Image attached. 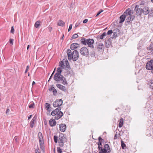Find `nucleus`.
Listing matches in <instances>:
<instances>
[{"label":"nucleus","instance_id":"nucleus-51","mask_svg":"<svg viewBox=\"0 0 153 153\" xmlns=\"http://www.w3.org/2000/svg\"><path fill=\"white\" fill-rule=\"evenodd\" d=\"M88 21V19H84L83 22V23H87Z\"/></svg>","mask_w":153,"mask_h":153},{"label":"nucleus","instance_id":"nucleus-53","mask_svg":"<svg viewBox=\"0 0 153 153\" xmlns=\"http://www.w3.org/2000/svg\"><path fill=\"white\" fill-rule=\"evenodd\" d=\"M28 69H29V66H28V65H27V66L26 68V70L25 72V73H26L27 72V71H28Z\"/></svg>","mask_w":153,"mask_h":153},{"label":"nucleus","instance_id":"nucleus-12","mask_svg":"<svg viewBox=\"0 0 153 153\" xmlns=\"http://www.w3.org/2000/svg\"><path fill=\"white\" fill-rule=\"evenodd\" d=\"M146 68L148 70H153V60H151L146 63Z\"/></svg>","mask_w":153,"mask_h":153},{"label":"nucleus","instance_id":"nucleus-49","mask_svg":"<svg viewBox=\"0 0 153 153\" xmlns=\"http://www.w3.org/2000/svg\"><path fill=\"white\" fill-rule=\"evenodd\" d=\"M10 110L8 108H7L6 111V114H9Z\"/></svg>","mask_w":153,"mask_h":153},{"label":"nucleus","instance_id":"nucleus-13","mask_svg":"<svg viewBox=\"0 0 153 153\" xmlns=\"http://www.w3.org/2000/svg\"><path fill=\"white\" fill-rule=\"evenodd\" d=\"M134 10L136 12V15L137 16H140L142 13V8H139V6L137 5L136 6Z\"/></svg>","mask_w":153,"mask_h":153},{"label":"nucleus","instance_id":"nucleus-55","mask_svg":"<svg viewBox=\"0 0 153 153\" xmlns=\"http://www.w3.org/2000/svg\"><path fill=\"white\" fill-rule=\"evenodd\" d=\"M117 134H115L114 136V139H115L117 138Z\"/></svg>","mask_w":153,"mask_h":153},{"label":"nucleus","instance_id":"nucleus-59","mask_svg":"<svg viewBox=\"0 0 153 153\" xmlns=\"http://www.w3.org/2000/svg\"><path fill=\"white\" fill-rule=\"evenodd\" d=\"M14 139L16 142L17 141V138L16 137H15Z\"/></svg>","mask_w":153,"mask_h":153},{"label":"nucleus","instance_id":"nucleus-48","mask_svg":"<svg viewBox=\"0 0 153 153\" xmlns=\"http://www.w3.org/2000/svg\"><path fill=\"white\" fill-rule=\"evenodd\" d=\"M72 25L71 24L69 27V28L68 29V31H69L70 30H71L72 29Z\"/></svg>","mask_w":153,"mask_h":153},{"label":"nucleus","instance_id":"nucleus-10","mask_svg":"<svg viewBox=\"0 0 153 153\" xmlns=\"http://www.w3.org/2000/svg\"><path fill=\"white\" fill-rule=\"evenodd\" d=\"M63 76L61 74L56 73L54 75L53 79L56 81H62L63 79Z\"/></svg>","mask_w":153,"mask_h":153},{"label":"nucleus","instance_id":"nucleus-50","mask_svg":"<svg viewBox=\"0 0 153 153\" xmlns=\"http://www.w3.org/2000/svg\"><path fill=\"white\" fill-rule=\"evenodd\" d=\"M48 29L50 32H51L52 29V28L51 27L49 26L48 27Z\"/></svg>","mask_w":153,"mask_h":153},{"label":"nucleus","instance_id":"nucleus-61","mask_svg":"<svg viewBox=\"0 0 153 153\" xmlns=\"http://www.w3.org/2000/svg\"><path fill=\"white\" fill-rule=\"evenodd\" d=\"M52 77H51L50 76V77L49 79L48 80V81H50V79H51Z\"/></svg>","mask_w":153,"mask_h":153},{"label":"nucleus","instance_id":"nucleus-39","mask_svg":"<svg viewBox=\"0 0 153 153\" xmlns=\"http://www.w3.org/2000/svg\"><path fill=\"white\" fill-rule=\"evenodd\" d=\"M57 152L58 153H62V149L59 147H58L57 148Z\"/></svg>","mask_w":153,"mask_h":153},{"label":"nucleus","instance_id":"nucleus-56","mask_svg":"<svg viewBox=\"0 0 153 153\" xmlns=\"http://www.w3.org/2000/svg\"><path fill=\"white\" fill-rule=\"evenodd\" d=\"M55 69H56V68H55L53 72V73L52 74H53V75L54 74V72L55 71Z\"/></svg>","mask_w":153,"mask_h":153},{"label":"nucleus","instance_id":"nucleus-21","mask_svg":"<svg viewBox=\"0 0 153 153\" xmlns=\"http://www.w3.org/2000/svg\"><path fill=\"white\" fill-rule=\"evenodd\" d=\"M56 86L57 87L59 88L60 90H61L64 91H66L65 87L62 85L60 84H57L56 85Z\"/></svg>","mask_w":153,"mask_h":153},{"label":"nucleus","instance_id":"nucleus-30","mask_svg":"<svg viewBox=\"0 0 153 153\" xmlns=\"http://www.w3.org/2000/svg\"><path fill=\"white\" fill-rule=\"evenodd\" d=\"M150 88L152 89H153V80H150L148 83Z\"/></svg>","mask_w":153,"mask_h":153},{"label":"nucleus","instance_id":"nucleus-46","mask_svg":"<svg viewBox=\"0 0 153 153\" xmlns=\"http://www.w3.org/2000/svg\"><path fill=\"white\" fill-rule=\"evenodd\" d=\"M14 40L13 39H10L9 40V42L12 45L13 44V41Z\"/></svg>","mask_w":153,"mask_h":153},{"label":"nucleus","instance_id":"nucleus-7","mask_svg":"<svg viewBox=\"0 0 153 153\" xmlns=\"http://www.w3.org/2000/svg\"><path fill=\"white\" fill-rule=\"evenodd\" d=\"M99 142L98 143V149L100 151L99 152L101 153H104L106 152H107V151L105 149H102V144L103 141V140L100 137L98 138Z\"/></svg>","mask_w":153,"mask_h":153},{"label":"nucleus","instance_id":"nucleus-22","mask_svg":"<svg viewBox=\"0 0 153 153\" xmlns=\"http://www.w3.org/2000/svg\"><path fill=\"white\" fill-rule=\"evenodd\" d=\"M106 36V33L105 32H104L100 36H98L97 37V40H99L100 39H103L105 37V36Z\"/></svg>","mask_w":153,"mask_h":153},{"label":"nucleus","instance_id":"nucleus-34","mask_svg":"<svg viewBox=\"0 0 153 153\" xmlns=\"http://www.w3.org/2000/svg\"><path fill=\"white\" fill-rule=\"evenodd\" d=\"M62 84L64 85H68V82L66 81V79L64 77L63 78V79L62 80Z\"/></svg>","mask_w":153,"mask_h":153},{"label":"nucleus","instance_id":"nucleus-37","mask_svg":"<svg viewBox=\"0 0 153 153\" xmlns=\"http://www.w3.org/2000/svg\"><path fill=\"white\" fill-rule=\"evenodd\" d=\"M54 140L55 142V143H57V142L58 137L56 136H54Z\"/></svg>","mask_w":153,"mask_h":153},{"label":"nucleus","instance_id":"nucleus-29","mask_svg":"<svg viewBox=\"0 0 153 153\" xmlns=\"http://www.w3.org/2000/svg\"><path fill=\"white\" fill-rule=\"evenodd\" d=\"M119 122V123L118 124L119 127L120 128H121L123 124V118H121Z\"/></svg>","mask_w":153,"mask_h":153},{"label":"nucleus","instance_id":"nucleus-5","mask_svg":"<svg viewBox=\"0 0 153 153\" xmlns=\"http://www.w3.org/2000/svg\"><path fill=\"white\" fill-rule=\"evenodd\" d=\"M67 139L64 137V135L62 134H60L59 136L58 142L59 146L61 147H62L64 144L67 142Z\"/></svg>","mask_w":153,"mask_h":153},{"label":"nucleus","instance_id":"nucleus-2","mask_svg":"<svg viewBox=\"0 0 153 153\" xmlns=\"http://www.w3.org/2000/svg\"><path fill=\"white\" fill-rule=\"evenodd\" d=\"M61 108H57L51 113V115L54 116V118L56 120H58L61 118L63 115V113L61 111Z\"/></svg>","mask_w":153,"mask_h":153},{"label":"nucleus","instance_id":"nucleus-40","mask_svg":"<svg viewBox=\"0 0 153 153\" xmlns=\"http://www.w3.org/2000/svg\"><path fill=\"white\" fill-rule=\"evenodd\" d=\"M81 22H79V21H78L75 24V27H78L79 25L80 24Z\"/></svg>","mask_w":153,"mask_h":153},{"label":"nucleus","instance_id":"nucleus-33","mask_svg":"<svg viewBox=\"0 0 153 153\" xmlns=\"http://www.w3.org/2000/svg\"><path fill=\"white\" fill-rule=\"evenodd\" d=\"M62 68L61 67H59L57 69V72L56 73H58L59 74H61V72H62Z\"/></svg>","mask_w":153,"mask_h":153},{"label":"nucleus","instance_id":"nucleus-8","mask_svg":"<svg viewBox=\"0 0 153 153\" xmlns=\"http://www.w3.org/2000/svg\"><path fill=\"white\" fill-rule=\"evenodd\" d=\"M38 137L39 139V142L40 145V149L43 150L44 148V140L42 133L39 132L38 133Z\"/></svg>","mask_w":153,"mask_h":153},{"label":"nucleus","instance_id":"nucleus-57","mask_svg":"<svg viewBox=\"0 0 153 153\" xmlns=\"http://www.w3.org/2000/svg\"><path fill=\"white\" fill-rule=\"evenodd\" d=\"M32 116V115H30V116L29 117H28V120H29L31 118Z\"/></svg>","mask_w":153,"mask_h":153},{"label":"nucleus","instance_id":"nucleus-36","mask_svg":"<svg viewBox=\"0 0 153 153\" xmlns=\"http://www.w3.org/2000/svg\"><path fill=\"white\" fill-rule=\"evenodd\" d=\"M121 145L123 149H124L126 147L125 144L123 142L122 140L121 141Z\"/></svg>","mask_w":153,"mask_h":153},{"label":"nucleus","instance_id":"nucleus-42","mask_svg":"<svg viewBox=\"0 0 153 153\" xmlns=\"http://www.w3.org/2000/svg\"><path fill=\"white\" fill-rule=\"evenodd\" d=\"M34 103H32L31 104H30L29 106V107L30 108H34Z\"/></svg>","mask_w":153,"mask_h":153},{"label":"nucleus","instance_id":"nucleus-31","mask_svg":"<svg viewBox=\"0 0 153 153\" xmlns=\"http://www.w3.org/2000/svg\"><path fill=\"white\" fill-rule=\"evenodd\" d=\"M104 147H105L104 149L105 150H107V153H109L110 152L111 150H110V149L109 148V146L107 144H105L104 146Z\"/></svg>","mask_w":153,"mask_h":153},{"label":"nucleus","instance_id":"nucleus-45","mask_svg":"<svg viewBox=\"0 0 153 153\" xmlns=\"http://www.w3.org/2000/svg\"><path fill=\"white\" fill-rule=\"evenodd\" d=\"M35 153H40V151L38 148L35 150Z\"/></svg>","mask_w":153,"mask_h":153},{"label":"nucleus","instance_id":"nucleus-64","mask_svg":"<svg viewBox=\"0 0 153 153\" xmlns=\"http://www.w3.org/2000/svg\"><path fill=\"white\" fill-rule=\"evenodd\" d=\"M107 153V152H105V153Z\"/></svg>","mask_w":153,"mask_h":153},{"label":"nucleus","instance_id":"nucleus-24","mask_svg":"<svg viewBox=\"0 0 153 153\" xmlns=\"http://www.w3.org/2000/svg\"><path fill=\"white\" fill-rule=\"evenodd\" d=\"M37 117L35 116L32 119L30 122V126L31 128H33V126L34 122L36 121Z\"/></svg>","mask_w":153,"mask_h":153},{"label":"nucleus","instance_id":"nucleus-23","mask_svg":"<svg viewBox=\"0 0 153 153\" xmlns=\"http://www.w3.org/2000/svg\"><path fill=\"white\" fill-rule=\"evenodd\" d=\"M134 18L135 16H134L132 15L129 16L126 19L127 22H129L130 21H133Z\"/></svg>","mask_w":153,"mask_h":153},{"label":"nucleus","instance_id":"nucleus-15","mask_svg":"<svg viewBox=\"0 0 153 153\" xmlns=\"http://www.w3.org/2000/svg\"><path fill=\"white\" fill-rule=\"evenodd\" d=\"M113 38L116 37L118 36V35L120 34V31L119 29L116 28L113 30Z\"/></svg>","mask_w":153,"mask_h":153},{"label":"nucleus","instance_id":"nucleus-43","mask_svg":"<svg viewBox=\"0 0 153 153\" xmlns=\"http://www.w3.org/2000/svg\"><path fill=\"white\" fill-rule=\"evenodd\" d=\"M14 29L13 26H12L11 27V30H10V33H13V34L14 33Z\"/></svg>","mask_w":153,"mask_h":153},{"label":"nucleus","instance_id":"nucleus-32","mask_svg":"<svg viewBox=\"0 0 153 153\" xmlns=\"http://www.w3.org/2000/svg\"><path fill=\"white\" fill-rule=\"evenodd\" d=\"M41 22L40 21H36L34 25L35 27L36 28H38L40 26Z\"/></svg>","mask_w":153,"mask_h":153},{"label":"nucleus","instance_id":"nucleus-27","mask_svg":"<svg viewBox=\"0 0 153 153\" xmlns=\"http://www.w3.org/2000/svg\"><path fill=\"white\" fill-rule=\"evenodd\" d=\"M65 24V22L62 20L60 19L58 21L57 23L58 25L63 27L64 26Z\"/></svg>","mask_w":153,"mask_h":153},{"label":"nucleus","instance_id":"nucleus-60","mask_svg":"<svg viewBox=\"0 0 153 153\" xmlns=\"http://www.w3.org/2000/svg\"><path fill=\"white\" fill-rule=\"evenodd\" d=\"M30 47V45H27V49L28 50L29 48Z\"/></svg>","mask_w":153,"mask_h":153},{"label":"nucleus","instance_id":"nucleus-44","mask_svg":"<svg viewBox=\"0 0 153 153\" xmlns=\"http://www.w3.org/2000/svg\"><path fill=\"white\" fill-rule=\"evenodd\" d=\"M149 49L151 51L153 50V44H151L149 47Z\"/></svg>","mask_w":153,"mask_h":153},{"label":"nucleus","instance_id":"nucleus-62","mask_svg":"<svg viewBox=\"0 0 153 153\" xmlns=\"http://www.w3.org/2000/svg\"><path fill=\"white\" fill-rule=\"evenodd\" d=\"M53 76V75L51 74V77H52V76Z\"/></svg>","mask_w":153,"mask_h":153},{"label":"nucleus","instance_id":"nucleus-25","mask_svg":"<svg viewBox=\"0 0 153 153\" xmlns=\"http://www.w3.org/2000/svg\"><path fill=\"white\" fill-rule=\"evenodd\" d=\"M111 45V42L110 40L108 39L106 40L105 42V45L107 48H109L110 47Z\"/></svg>","mask_w":153,"mask_h":153},{"label":"nucleus","instance_id":"nucleus-54","mask_svg":"<svg viewBox=\"0 0 153 153\" xmlns=\"http://www.w3.org/2000/svg\"><path fill=\"white\" fill-rule=\"evenodd\" d=\"M91 55L92 56H95V53H93L91 54Z\"/></svg>","mask_w":153,"mask_h":153},{"label":"nucleus","instance_id":"nucleus-35","mask_svg":"<svg viewBox=\"0 0 153 153\" xmlns=\"http://www.w3.org/2000/svg\"><path fill=\"white\" fill-rule=\"evenodd\" d=\"M78 36V35L77 34H74L71 38V39L72 40L74 39H75L77 38Z\"/></svg>","mask_w":153,"mask_h":153},{"label":"nucleus","instance_id":"nucleus-47","mask_svg":"<svg viewBox=\"0 0 153 153\" xmlns=\"http://www.w3.org/2000/svg\"><path fill=\"white\" fill-rule=\"evenodd\" d=\"M53 94L54 95H56L57 93V91L56 90V89H54L53 91Z\"/></svg>","mask_w":153,"mask_h":153},{"label":"nucleus","instance_id":"nucleus-16","mask_svg":"<svg viewBox=\"0 0 153 153\" xmlns=\"http://www.w3.org/2000/svg\"><path fill=\"white\" fill-rule=\"evenodd\" d=\"M66 128V125L65 124H61L59 125L60 130L62 132L65 131Z\"/></svg>","mask_w":153,"mask_h":153},{"label":"nucleus","instance_id":"nucleus-58","mask_svg":"<svg viewBox=\"0 0 153 153\" xmlns=\"http://www.w3.org/2000/svg\"><path fill=\"white\" fill-rule=\"evenodd\" d=\"M35 84V82L34 81H33L32 83V85H33Z\"/></svg>","mask_w":153,"mask_h":153},{"label":"nucleus","instance_id":"nucleus-9","mask_svg":"<svg viewBox=\"0 0 153 153\" xmlns=\"http://www.w3.org/2000/svg\"><path fill=\"white\" fill-rule=\"evenodd\" d=\"M80 53L83 56H87L89 54L88 49L86 47H83L80 49Z\"/></svg>","mask_w":153,"mask_h":153},{"label":"nucleus","instance_id":"nucleus-19","mask_svg":"<svg viewBox=\"0 0 153 153\" xmlns=\"http://www.w3.org/2000/svg\"><path fill=\"white\" fill-rule=\"evenodd\" d=\"M142 13L145 15H147L149 12V8L147 7H145L143 9L142 8Z\"/></svg>","mask_w":153,"mask_h":153},{"label":"nucleus","instance_id":"nucleus-52","mask_svg":"<svg viewBox=\"0 0 153 153\" xmlns=\"http://www.w3.org/2000/svg\"><path fill=\"white\" fill-rule=\"evenodd\" d=\"M55 89V88L54 87H52L51 88L49 89V91H53Z\"/></svg>","mask_w":153,"mask_h":153},{"label":"nucleus","instance_id":"nucleus-28","mask_svg":"<svg viewBox=\"0 0 153 153\" xmlns=\"http://www.w3.org/2000/svg\"><path fill=\"white\" fill-rule=\"evenodd\" d=\"M50 105L48 103H45V107L46 109L50 112L51 111V109H50Z\"/></svg>","mask_w":153,"mask_h":153},{"label":"nucleus","instance_id":"nucleus-17","mask_svg":"<svg viewBox=\"0 0 153 153\" xmlns=\"http://www.w3.org/2000/svg\"><path fill=\"white\" fill-rule=\"evenodd\" d=\"M104 48V45L102 43H100L98 45L97 49L99 52H102L103 51Z\"/></svg>","mask_w":153,"mask_h":153},{"label":"nucleus","instance_id":"nucleus-18","mask_svg":"<svg viewBox=\"0 0 153 153\" xmlns=\"http://www.w3.org/2000/svg\"><path fill=\"white\" fill-rule=\"evenodd\" d=\"M79 44L76 43H74L72 44L71 46V49L72 50H74L77 48L79 47Z\"/></svg>","mask_w":153,"mask_h":153},{"label":"nucleus","instance_id":"nucleus-20","mask_svg":"<svg viewBox=\"0 0 153 153\" xmlns=\"http://www.w3.org/2000/svg\"><path fill=\"white\" fill-rule=\"evenodd\" d=\"M49 123L51 126H54L56 125V122L55 120L51 119L50 120Z\"/></svg>","mask_w":153,"mask_h":153},{"label":"nucleus","instance_id":"nucleus-11","mask_svg":"<svg viewBox=\"0 0 153 153\" xmlns=\"http://www.w3.org/2000/svg\"><path fill=\"white\" fill-rule=\"evenodd\" d=\"M63 101L62 99H58L56 100L53 103V106L56 107L61 106L62 104Z\"/></svg>","mask_w":153,"mask_h":153},{"label":"nucleus","instance_id":"nucleus-63","mask_svg":"<svg viewBox=\"0 0 153 153\" xmlns=\"http://www.w3.org/2000/svg\"><path fill=\"white\" fill-rule=\"evenodd\" d=\"M152 2H153V0H151Z\"/></svg>","mask_w":153,"mask_h":153},{"label":"nucleus","instance_id":"nucleus-38","mask_svg":"<svg viewBox=\"0 0 153 153\" xmlns=\"http://www.w3.org/2000/svg\"><path fill=\"white\" fill-rule=\"evenodd\" d=\"M113 33V30H108L107 33H106V35H109Z\"/></svg>","mask_w":153,"mask_h":153},{"label":"nucleus","instance_id":"nucleus-4","mask_svg":"<svg viewBox=\"0 0 153 153\" xmlns=\"http://www.w3.org/2000/svg\"><path fill=\"white\" fill-rule=\"evenodd\" d=\"M81 42L82 43L85 45L87 44L88 46L91 48H93V44L94 43V40L92 39H86L84 38H82L81 39Z\"/></svg>","mask_w":153,"mask_h":153},{"label":"nucleus","instance_id":"nucleus-41","mask_svg":"<svg viewBox=\"0 0 153 153\" xmlns=\"http://www.w3.org/2000/svg\"><path fill=\"white\" fill-rule=\"evenodd\" d=\"M103 11V10H101L97 13L96 14V16H98Z\"/></svg>","mask_w":153,"mask_h":153},{"label":"nucleus","instance_id":"nucleus-14","mask_svg":"<svg viewBox=\"0 0 153 153\" xmlns=\"http://www.w3.org/2000/svg\"><path fill=\"white\" fill-rule=\"evenodd\" d=\"M133 13V10H131L130 8H128L125 11L123 14H125V16L126 17L132 15Z\"/></svg>","mask_w":153,"mask_h":153},{"label":"nucleus","instance_id":"nucleus-3","mask_svg":"<svg viewBox=\"0 0 153 153\" xmlns=\"http://www.w3.org/2000/svg\"><path fill=\"white\" fill-rule=\"evenodd\" d=\"M61 108H57L51 113V115L54 116V118L56 120H58L61 118L63 115V113L61 111Z\"/></svg>","mask_w":153,"mask_h":153},{"label":"nucleus","instance_id":"nucleus-26","mask_svg":"<svg viewBox=\"0 0 153 153\" xmlns=\"http://www.w3.org/2000/svg\"><path fill=\"white\" fill-rule=\"evenodd\" d=\"M126 18V17L125 16V14H123V15H121L120 17V21L119 22V23H122L124 21Z\"/></svg>","mask_w":153,"mask_h":153},{"label":"nucleus","instance_id":"nucleus-6","mask_svg":"<svg viewBox=\"0 0 153 153\" xmlns=\"http://www.w3.org/2000/svg\"><path fill=\"white\" fill-rule=\"evenodd\" d=\"M59 66L62 68L67 70L70 69L69 63L66 59H64L62 61H60L59 62Z\"/></svg>","mask_w":153,"mask_h":153},{"label":"nucleus","instance_id":"nucleus-1","mask_svg":"<svg viewBox=\"0 0 153 153\" xmlns=\"http://www.w3.org/2000/svg\"><path fill=\"white\" fill-rule=\"evenodd\" d=\"M67 53L69 60L72 59L74 61H75L79 58V53L76 50H74L72 53L71 51L68 49L67 50Z\"/></svg>","mask_w":153,"mask_h":153}]
</instances>
